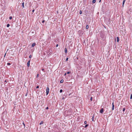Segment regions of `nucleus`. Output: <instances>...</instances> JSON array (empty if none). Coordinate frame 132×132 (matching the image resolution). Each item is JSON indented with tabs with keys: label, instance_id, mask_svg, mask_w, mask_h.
Returning <instances> with one entry per match:
<instances>
[{
	"label": "nucleus",
	"instance_id": "1",
	"mask_svg": "<svg viewBox=\"0 0 132 132\" xmlns=\"http://www.w3.org/2000/svg\"><path fill=\"white\" fill-rule=\"evenodd\" d=\"M49 88L48 87H47L46 88V95H47L49 92Z\"/></svg>",
	"mask_w": 132,
	"mask_h": 132
},
{
	"label": "nucleus",
	"instance_id": "2",
	"mask_svg": "<svg viewBox=\"0 0 132 132\" xmlns=\"http://www.w3.org/2000/svg\"><path fill=\"white\" fill-rule=\"evenodd\" d=\"M100 112L101 113H103V108L101 109L100 110Z\"/></svg>",
	"mask_w": 132,
	"mask_h": 132
},
{
	"label": "nucleus",
	"instance_id": "3",
	"mask_svg": "<svg viewBox=\"0 0 132 132\" xmlns=\"http://www.w3.org/2000/svg\"><path fill=\"white\" fill-rule=\"evenodd\" d=\"M30 60H29L27 63V66L29 67L30 66Z\"/></svg>",
	"mask_w": 132,
	"mask_h": 132
},
{
	"label": "nucleus",
	"instance_id": "4",
	"mask_svg": "<svg viewBox=\"0 0 132 132\" xmlns=\"http://www.w3.org/2000/svg\"><path fill=\"white\" fill-rule=\"evenodd\" d=\"M35 45H36V43H33L32 44V47H34L35 46Z\"/></svg>",
	"mask_w": 132,
	"mask_h": 132
},
{
	"label": "nucleus",
	"instance_id": "5",
	"mask_svg": "<svg viewBox=\"0 0 132 132\" xmlns=\"http://www.w3.org/2000/svg\"><path fill=\"white\" fill-rule=\"evenodd\" d=\"M65 53H67V48H65L64 49Z\"/></svg>",
	"mask_w": 132,
	"mask_h": 132
},
{
	"label": "nucleus",
	"instance_id": "6",
	"mask_svg": "<svg viewBox=\"0 0 132 132\" xmlns=\"http://www.w3.org/2000/svg\"><path fill=\"white\" fill-rule=\"evenodd\" d=\"M126 1L125 0H124L123 1V3H122V6L123 7L124 6L123 5L125 2Z\"/></svg>",
	"mask_w": 132,
	"mask_h": 132
},
{
	"label": "nucleus",
	"instance_id": "7",
	"mask_svg": "<svg viewBox=\"0 0 132 132\" xmlns=\"http://www.w3.org/2000/svg\"><path fill=\"white\" fill-rule=\"evenodd\" d=\"M117 41L118 42L119 41V37H117Z\"/></svg>",
	"mask_w": 132,
	"mask_h": 132
},
{
	"label": "nucleus",
	"instance_id": "8",
	"mask_svg": "<svg viewBox=\"0 0 132 132\" xmlns=\"http://www.w3.org/2000/svg\"><path fill=\"white\" fill-rule=\"evenodd\" d=\"M24 2H23L22 3V7L23 8H24Z\"/></svg>",
	"mask_w": 132,
	"mask_h": 132
},
{
	"label": "nucleus",
	"instance_id": "9",
	"mask_svg": "<svg viewBox=\"0 0 132 132\" xmlns=\"http://www.w3.org/2000/svg\"><path fill=\"white\" fill-rule=\"evenodd\" d=\"M94 115H93V116H92V121H94Z\"/></svg>",
	"mask_w": 132,
	"mask_h": 132
},
{
	"label": "nucleus",
	"instance_id": "10",
	"mask_svg": "<svg viewBox=\"0 0 132 132\" xmlns=\"http://www.w3.org/2000/svg\"><path fill=\"white\" fill-rule=\"evenodd\" d=\"M96 2V0H93L92 1V3H95Z\"/></svg>",
	"mask_w": 132,
	"mask_h": 132
},
{
	"label": "nucleus",
	"instance_id": "11",
	"mask_svg": "<svg viewBox=\"0 0 132 132\" xmlns=\"http://www.w3.org/2000/svg\"><path fill=\"white\" fill-rule=\"evenodd\" d=\"M43 123V121H41L40 122V123L39 125H41Z\"/></svg>",
	"mask_w": 132,
	"mask_h": 132
},
{
	"label": "nucleus",
	"instance_id": "12",
	"mask_svg": "<svg viewBox=\"0 0 132 132\" xmlns=\"http://www.w3.org/2000/svg\"><path fill=\"white\" fill-rule=\"evenodd\" d=\"M88 25H87V26H86V29H88Z\"/></svg>",
	"mask_w": 132,
	"mask_h": 132
},
{
	"label": "nucleus",
	"instance_id": "13",
	"mask_svg": "<svg viewBox=\"0 0 132 132\" xmlns=\"http://www.w3.org/2000/svg\"><path fill=\"white\" fill-rule=\"evenodd\" d=\"M63 81V79L61 80L60 81V83H62Z\"/></svg>",
	"mask_w": 132,
	"mask_h": 132
},
{
	"label": "nucleus",
	"instance_id": "14",
	"mask_svg": "<svg viewBox=\"0 0 132 132\" xmlns=\"http://www.w3.org/2000/svg\"><path fill=\"white\" fill-rule=\"evenodd\" d=\"M12 19V16H10L9 17V19L10 20H11Z\"/></svg>",
	"mask_w": 132,
	"mask_h": 132
},
{
	"label": "nucleus",
	"instance_id": "15",
	"mask_svg": "<svg viewBox=\"0 0 132 132\" xmlns=\"http://www.w3.org/2000/svg\"><path fill=\"white\" fill-rule=\"evenodd\" d=\"M10 25L9 24H8L7 25V27H8L10 26Z\"/></svg>",
	"mask_w": 132,
	"mask_h": 132
},
{
	"label": "nucleus",
	"instance_id": "16",
	"mask_svg": "<svg viewBox=\"0 0 132 132\" xmlns=\"http://www.w3.org/2000/svg\"><path fill=\"white\" fill-rule=\"evenodd\" d=\"M132 98V94H131L130 96V99H131Z\"/></svg>",
	"mask_w": 132,
	"mask_h": 132
},
{
	"label": "nucleus",
	"instance_id": "17",
	"mask_svg": "<svg viewBox=\"0 0 132 132\" xmlns=\"http://www.w3.org/2000/svg\"><path fill=\"white\" fill-rule=\"evenodd\" d=\"M114 106H112V110H114Z\"/></svg>",
	"mask_w": 132,
	"mask_h": 132
},
{
	"label": "nucleus",
	"instance_id": "18",
	"mask_svg": "<svg viewBox=\"0 0 132 132\" xmlns=\"http://www.w3.org/2000/svg\"><path fill=\"white\" fill-rule=\"evenodd\" d=\"M7 65H10L11 64L10 63H7Z\"/></svg>",
	"mask_w": 132,
	"mask_h": 132
},
{
	"label": "nucleus",
	"instance_id": "19",
	"mask_svg": "<svg viewBox=\"0 0 132 132\" xmlns=\"http://www.w3.org/2000/svg\"><path fill=\"white\" fill-rule=\"evenodd\" d=\"M125 110V108H123V111H124Z\"/></svg>",
	"mask_w": 132,
	"mask_h": 132
},
{
	"label": "nucleus",
	"instance_id": "20",
	"mask_svg": "<svg viewBox=\"0 0 132 132\" xmlns=\"http://www.w3.org/2000/svg\"><path fill=\"white\" fill-rule=\"evenodd\" d=\"M62 92V89H60V93H61Z\"/></svg>",
	"mask_w": 132,
	"mask_h": 132
},
{
	"label": "nucleus",
	"instance_id": "21",
	"mask_svg": "<svg viewBox=\"0 0 132 132\" xmlns=\"http://www.w3.org/2000/svg\"><path fill=\"white\" fill-rule=\"evenodd\" d=\"M88 126V125H87H87H86L85 126V128H86L87 127V126Z\"/></svg>",
	"mask_w": 132,
	"mask_h": 132
},
{
	"label": "nucleus",
	"instance_id": "22",
	"mask_svg": "<svg viewBox=\"0 0 132 132\" xmlns=\"http://www.w3.org/2000/svg\"><path fill=\"white\" fill-rule=\"evenodd\" d=\"M82 12L81 11H80V12H79L80 14H82Z\"/></svg>",
	"mask_w": 132,
	"mask_h": 132
},
{
	"label": "nucleus",
	"instance_id": "23",
	"mask_svg": "<svg viewBox=\"0 0 132 132\" xmlns=\"http://www.w3.org/2000/svg\"><path fill=\"white\" fill-rule=\"evenodd\" d=\"M29 57L30 58H31V55H30L29 56Z\"/></svg>",
	"mask_w": 132,
	"mask_h": 132
},
{
	"label": "nucleus",
	"instance_id": "24",
	"mask_svg": "<svg viewBox=\"0 0 132 132\" xmlns=\"http://www.w3.org/2000/svg\"><path fill=\"white\" fill-rule=\"evenodd\" d=\"M114 106V103H113V102L112 103V106Z\"/></svg>",
	"mask_w": 132,
	"mask_h": 132
},
{
	"label": "nucleus",
	"instance_id": "25",
	"mask_svg": "<svg viewBox=\"0 0 132 132\" xmlns=\"http://www.w3.org/2000/svg\"><path fill=\"white\" fill-rule=\"evenodd\" d=\"M90 100L91 101H92V97H91V98H90Z\"/></svg>",
	"mask_w": 132,
	"mask_h": 132
},
{
	"label": "nucleus",
	"instance_id": "26",
	"mask_svg": "<svg viewBox=\"0 0 132 132\" xmlns=\"http://www.w3.org/2000/svg\"><path fill=\"white\" fill-rule=\"evenodd\" d=\"M70 73V72L69 71V72H67V74H69V73Z\"/></svg>",
	"mask_w": 132,
	"mask_h": 132
},
{
	"label": "nucleus",
	"instance_id": "27",
	"mask_svg": "<svg viewBox=\"0 0 132 132\" xmlns=\"http://www.w3.org/2000/svg\"><path fill=\"white\" fill-rule=\"evenodd\" d=\"M68 58H67L66 59V61H67L68 60Z\"/></svg>",
	"mask_w": 132,
	"mask_h": 132
},
{
	"label": "nucleus",
	"instance_id": "28",
	"mask_svg": "<svg viewBox=\"0 0 132 132\" xmlns=\"http://www.w3.org/2000/svg\"><path fill=\"white\" fill-rule=\"evenodd\" d=\"M51 53H50L48 55H49V56H50V55H51Z\"/></svg>",
	"mask_w": 132,
	"mask_h": 132
},
{
	"label": "nucleus",
	"instance_id": "29",
	"mask_svg": "<svg viewBox=\"0 0 132 132\" xmlns=\"http://www.w3.org/2000/svg\"><path fill=\"white\" fill-rule=\"evenodd\" d=\"M84 123L85 124H86L87 123V121H85L84 122Z\"/></svg>",
	"mask_w": 132,
	"mask_h": 132
},
{
	"label": "nucleus",
	"instance_id": "30",
	"mask_svg": "<svg viewBox=\"0 0 132 132\" xmlns=\"http://www.w3.org/2000/svg\"><path fill=\"white\" fill-rule=\"evenodd\" d=\"M39 77V74H38L37 75V77Z\"/></svg>",
	"mask_w": 132,
	"mask_h": 132
},
{
	"label": "nucleus",
	"instance_id": "31",
	"mask_svg": "<svg viewBox=\"0 0 132 132\" xmlns=\"http://www.w3.org/2000/svg\"><path fill=\"white\" fill-rule=\"evenodd\" d=\"M39 88V86H37V87H36V88Z\"/></svg>",
	"mask_w": 132,
	"mask_h": 132
},
{
	"label": "nucleus",
	"instance_id": "32",
	"mask_svg": "<svg viewBox=\"0 0 132 132\" xmlns=\"http://www.w3.org/2000/svg\"><path fill=\"white\" fill-rule=\"evenodd\" d=\"M23 125L24 126V127H25V124L24 123V122H23Z\"/></svg>",
	"mask_w": 132,
	"mask_h": 132
},
{
	"label": "nucleus",
	"instance_id": "33",
	"mask_svg": "<svg viewBox=\"0 0 132 132\" xmlns=\"http://www.w3.org/2000/svg\"><path fill=\"white\" fill-rule=\"evenodd\" d=\"M44 21H45V20H43V21H42V23H44Z\"/></svg>",
	"mask_w": 132,
	"mask_h": 132
},
{
	"label": "nucleus",
	"instance_id": "34",
	"mask_svg": "<svg viewBox=\"0 0 132 132\" xmlns=\"http://www.w3.org/2000/svg\"><path fill=\"white\" fill-rule=\"evenodd\" d=\"M35 11V10L34 9L32 11V12L33 13Z\"/></svg>",
	"mask_w": 132,
	"mask_h": 132
},
{
	"label": "nucleus",
	"instance_id": "35",
	"mask_svg": "<svg viewBox=\"0 0 132 132\" xmlns=\"http://www.w3.org/2000/svg\"><path fill=\"white\" fill-rule=\"evenodd\" d=\"M110 114L111 115L112 113V112H110Z\"/></svg>",
	"mask_w": 132,
	"mask_h": 132
},
{
	"label": "nucleus",
	"instance_id": "36",
	"mask_svg": "<svg viewBox=\"0 0 132 132\" xmlns=\"http://www.w3.org/2000/svg\"><path fill=\"white\" fill-rule=\"evenodd\" d=\"M42 71H44V69H42Z\"/></svg>",
	"mask_w": 132,
	"mask_h": 132
},
{
	"label": "nucleus",
	"instance_id": "37",
	"mask_svg": "<svg viewBox=\"0 0 132 132\" xmlns=\"http://www.w3.org/2000/svg\"><path fill=\"white\" fill-rule=\"evenodd\" d=\"M48 109V107H47L46 108V109Z\"/></svg>",
	"mask_w": 132,
	"mask_h": 132
},
{
	"label": "nucleus",
	"instance_id": "38",
	"mask_svg": "<svg viewBox=\"0 0 132 132\" xmlns=\"http://www.w3.org/2000/svg\"><path fill=\"white\" fill-rule=\"evenodd\" d=\"M58 46V44H57L56 45V47H57Z\"/></svg>",
	"mask_w": 132,
	"mask_h": 132
},
{
	"label": "nucleus",
	"instance_id": "39",
	"mask_svg": "<svg viewBox=\"0 0 132 132\" xmlns=\"http://www.w3.org/2000/svg\"><path fill=\"white\" fill-rule=\"evenodd\" d=\"M64 99H65V98H64V97H63L62 98V99H63V100Z\"/></svg>",
	"mask_w": 132,
	"mask_h": 132
},
{
	"label": "nucleus",
	"instance_id": "40",
	"mask_svg": "<svg viewBox=\"0 0 132 132\" xmlns=\"http://www.w3.org/2000/svg\"><path fill=\"white\" fill-rule=\"evenodd\" d=\"M66 73H65L64 74V76L66 75Z\"/></svg>",
	"mask_w": 132,
	"mask_h": 132
},
{
	"label": "nucleus",
	"instance_id": "41",
	"mask_svg": "<svg viewBox=\"0 0 132 132\" xmlns=\"http://www.w3.org/2000/svg\"><path fill=\"white\" fill-rule=\"evenodd\" d=\"M27 93L26 94L25 96H27Z\"/></svg>",
	"mask_w": 132,
	"mask_h": 132
},
{
	"label": "nucleus",
	"instance_id": "42",
	"mask_svg": "<svg viewBox=\"0 0 132 132\" xmlns=\"http://www.w3.org/2000/svg\"><path fill=\"white\" fill-rule=\"evenodd\" d=\"M6 53L5 54V55H4V57H5V56L6 55Z\"/></svg>",
	"mask_w": 132,
	"mask_h": 132
},
{
	"label": "nucleus",
	"instance_id": "43",
	"mask_svg": "<svg viewBox=\"0 0 132 132\" xmlns=\"http://www.w3.org/2000/svg\"><path fill=\"white\" fill-rule=\"evenodd\" d=\"M101 0H100L99 1V2H101Z\"/></svg>",
	"mask_w": 132,
	"mask_h": 132
},
{
	"label": "nucleus",
	"instance_id": "44",
	"mask_svg": "<svg viewBox=\"0 0 132 132\" xmlns=\"http://www.w3.org/2000/svg\"><path fill=\"white\" fill-rule=\"evenodd\" d=\"M6 80H5V82H6Z\"/></svg>",
	"mask_w": 132,
	"mask_h": 132
}]
</instances>
